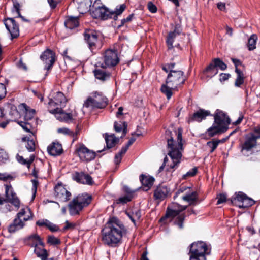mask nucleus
<instances>
[{
  "label": "nucleus",
  "mask_w": 260,
  "mask_h": 260,
  "mask_svg": "<svg viewBox=\"0 0 260 260\" xmlns=\"http://www.w3.org/2000/svg\"><path fill=\"white\" fill-rule=\"evenodd\" d=\"M162 69L168 74L166 84L161 86V91L169 100L173 94V91H177L182 87L186 80V77L181 70L176 68L175 63L165 64Z\"/></svg>",
  "instance_id": "obj_1"
},
{
  "label": "nucleus",
  "mask_w": 260,
  "mask_h": 260,
  "mask_svg": "<svg viewBox=\"0 0 260 260\" xmlns=\"http://www.w3.org/2000/svg\"><path fill=\"white\" fill-rule=\"evenodd\" d=\"M126 233V229L121 221L116 217L111 218L102 230V240L104 244L116 247Z\"/></svg>",
  "instance_id": "obj_2"
},
{
  "label": "nucleus",
  "mask_w": 260,
  "mask_h": 260,
  "mask_svg": "<svg viewBox=\"0 0 260 260\" xmlns=\"http://www.w3.org/2000/svg\"><path fill=\"white\" fill-rule=\"evenodd\" d=\"M175 133L177 135V143L174 141L172 137L167 139L168 155L172 161V164H171L169 167L166 169L168 172H172L171 169L174 170L178 166L182 156V130L181 128H178Z\"/></svg>",
  "instance_id": "obj_3"
},
{
  "label": "nucleus",
  "mask_w": 260,
  "mask_h": 260,
  "mask_svg": "<svg viewBox=\"0 0 260 260\" xmlns=\"http://www.w3.org/2000/svg\"><path fill=\"white\" fill-rule=\"evenodd\" d=\"M214 123L208 129V135L213 137L219 133H223L228 129L230 123V119L225 113L220 110H217L214 115Z\"/></svg>",
  "instance_id": "obj_4"
},
{
  "label": "nucleus",
  "mask_w": 260,
  "mask_h": 260,
  "mask_svg": "<svg viewBox=\"0 0 260 260\" xmlns=\"http://www.w3.org/2000/svg\"><path fill=\"white\" fill-rule=\"evenodd\" d=\"M34 214L31 209L27 206H22L13 222L9 226V232L14 233L22 229L25 225V222L32 220Z\"/></svg>",
  "instance_id": "obj_5"
},
{
  "label": "nucleus",
  "mask_w": 260,
  "mask_h": 260,
  "mask_svg": "<svg viewBox=\"0 0 260 260\" xmlns=\"http://www.w3.org/2000/svg\"><path fill=\"white\" fill-rule=\"evenodd\" d=\"M91 196L87 193L78 196L69 205L70 214L71 215L78 214L84 207L91 203Z\"/></svg>",
  "instance_id": "obj_6"
},
{
  "label": "nucleus",
  "mask_w": 260,
  "mask_h": 260,
  "mask_svg": "<svg viewBox=\"0 0 260 260\" xmlns=\"http://www.w3.org/2000/svg\"><path fill=\"white\" fill-rule=\"evenodd\" d=\"M108 100L101 92H92L84 102V107L86 108L103 109L108 105Z\"/></svg>",
  "instance_id": "obj_7"
},
{
  "label": "nucleus",
  "mask_w": 260,
  "mask_h": 260,
  "mask_svg": "<svg viewBox=\"0 0 260 260\" xmlns=\"http://www.w3.org/2000/svg\"><path fill=\"white\" fill-rule=\"evenodd\" d=\"M67 101V99L63 93L59 91L55 93L48 102L49 112L55 113L58 111H61V109L65 107Z\"/></svg>",
  "instance_id": "obj_8"
},
{
  "label": "nucleus",
  "mask_w": 260,
  "mask_h": 260,
  "mask_svg": "<svg viewBox=\"0 0 260 260\" xmlns=\"http://www.w3.org/2000/svg\"><path fill=\"white\" fill-rule=\"evenodd\" d=\"M92 16L94 18H100L103 20L112 17V14L100 0H96L89 8Z\"/></svg>",
  "instance_id": "obj_9"
},
{
  "label": "nucleus",
  "mask_w": 260,
  "mask_h": 260,
  "mask_svg": "<svg viewBox=\"0 0 260 260\" xmlns=\"http://www.w3.org/2000/svg\"><path fill=\"white\" fill-rule=\"evenodd\" d=\"M117 53L116 50L112 49L107 50L104 56V63H99L97 66H100L103 69L116 66L119 62Z\"/></svg>",
  "instance_id": "obj_10"
},
{
  "label": "nucleus",
  "mask_w": 260,
  "mask_h": 260,
  "mask_svg": "<svg viewBox=\"0 0 260 260\" xmlns=\"http://www.w3.org/2000/svg\"><path fill=\"white\" fill-rule=\"evenodd\" d=\"M210 245L203 241H198L190 245V253L206 256V255L210 254Z\"/></svg>",
  "instance_id": "obj_11"
},
{
  "label": "nucleus",
  "mask_w": 260,
  "mask_h": 260,
  "mask_svg": "<svg viewBox=\"0 0 260 260\" xmlns=\"http://www.w3.org/2000/svg\"><path fill=\"white\" fill-rule=\"evenodd\" d=\"M76 151L80 159L83 161H90L95 157V152L88 149L83 144L80 145Z\"/></svg>",
  "instance_id": "obj_12"
},
{
  "label": "nucleus",
  "mask_w": 260,
  "mask_h": 260,
  "mask_svg": "<svg viewBox=\"0 0 260 260\" xmlns=\"http://www.w3.org/2000/svg\"><path fill=\"white\" fill-rule=\"evenodd\" d=\"M4 23L12 39L16 38L19 36V26L13 18H9L6 19Z\"/></svg>",
  "instance_id": "obj_13"
},
{
  "label": "nucleus",
  "mask_w": 260,
  "mask_h": 260,
  "mask_svg": "<svg viewBox=\"0 0 260 260\" xmlns=\"http://www.w3.org/2000/svg\"><path fill=\"white\" fill-rule=\"evenodd\" d=\"M5 194L8 201L12 204L16 208L20 207V201L17 198L16 193L11 185H5Z\"/></svg>",
  "instance_id": "obj_14"
},
{
  "label": "nucleus",
  "mask_w": 260,
  "mask_h": 260,
  "mask_svg": "<svg viewBox=\"0 0 260 260\" xmlns=\"http://www.w3.org/2000/svg\"><path fill=\"white\" fill-rule=\"evenodd\" d=\"M41 59L46 64L44 69L49 70L55 62V53L50 49H47L41 55Z\"/></svg>",
  "instance_id": "obj_15"
},
{
  "label": "nucleus",
  "mask_w": 260,
  "mask_h": 260,
  "mask_svg": "<svg viewBox=\"0 0 260 260\" xmlns=\"http://www.w3.org/2000/svg\"><path fill=\"white\" fill-rule=\"evenodd\" d=\"M84 38L88 43L89 48L92 51L98 47L99 40L96 32L93 31H86L84 33Z\"/></svg>",
  "instance_id": "obj_16"
},
{
  "label": "nucleus",
  "mask_w": 260,
  "mask_h": 260,
  "mask_svg": "<svg viewBox=\"0 0 260 260\" xmlns=\"http://www.w3.org/2000/svg\"><path fill=\"white\" fill-rule=\"evenodd\" d=\"M245 142L242 146V151H248L254 147L257 144V139L255 137L254 134L250 133L247 135L245 138Z\"/></svg>",
  "instance_id": "obj_17"
},
{
  "label": "nucleus",
  "mask_w": 260,
  "mask_h": 260,
  "mask_svg": "<svg viewBox=\"0 0 260 260\" xmlns=\"http://www.w3.org/2000/svg\"><path fill=\"white\" fill-rule=\"evenodd\" d=\"M55 196L60 201L66 202L70 199L71 193L61 184H58L54 188Z\"/></svg>",
  "instance_id": "obj_18"
},
{
  "label": "nucleus",
  "mask_w": 260,
  "mask_h": 260,
  "mask_svg": "<svg viewBox=\"0 0 260 260\" xmlns=\"http://www.w3.org/2000/svg\"><path fill=\"white\" fill-rule=\"evenodd\" d=\"M53 114H55L57 119L67 123L72 122L77 117V113L75 111L71 113H66L63 112L62 109L61 111H58Z\"/></svg>",
  "instance_id": "obj_19"
},
{
  "label": "nucleus",
  "mask_w": 260,
  "mask_h": 260,
  "mask_svg": "<svg viewBox=\"0 0 260 260\" xmlns=\"http://www.w3.org/2000/svg\"><path fill=\"white\" fill-rule=\"evenodd\" d=\"M182 32V29L180 26L178 24L176 25L174 30L169 33L166 38V43L168 46V50H171L173 48V45L175 39L176 37L180 35Z\"/></svg>",
  "instance_id": "obj_20"
},
{
  "label": "nucleus",
  "mask_w": 260,
  "mask_h": 260,
  "mask_svg": "<svg viewBox=\"0 0 260 260\" xmlns=\"http://www.w3.org/2000/svg\"><path fill=\"white\" fill-rule=\"evenodd\" d=\"M187 206H183L177 203H173L171 206L167 208L166 214V217H174L178 215L180 212L184 210Z\"/></svg>",
  "instance_id": "obj_21"
},
{
  "label": "nucleus",
  "mask_w": 260,
  "mask_h": 260,
  "mask_svg": "<svg viewBox=\"0 0 260 260\" xmlns=\"http://www.w3.org/2000/svg\"><path fill=\"white\" fill-rule=\"evenodd\" d=\"M73 179L77 182L91 185L92 183V179L91 177L84 173L76 172L73 176Z\"/></svg>",
  "instance_id": "obj_22"
},
{
  "label": "nucleus",
  "mask_w": 260,
  "mask_h": 260,
  "mask_svg": "<svg viewBox=\"0 0 260 260\" xmlns=\"http://www.w3.org/2000/svg\"><path fill=\"white\" fill-rule=\"evenodd\" d=\"M169 188L165 185L158 186L154 191V197L155 199L162 200L168 195Z\"/></svg>",
  "instance_id": "obj_23"
},
{
  "label": "nucleus",
  "mask_w": 260,
  "mask_h": 260,
  "mask_svg": "<svg viewBox=\"0 0 260 260\" xmlns=\"http://www.w3.org/2000/svg\"><path fill=\"white\" fill-rule=\"evenodd\" d=\"M48 153L52 156L60 155L63 151L61 145L58 142H53L47 148Z\"/></svg>",
  "instance_id": "obj_24"
},
{
  "label": "nucleus",
  "mask_w": 260,
  "mask_h": 260,
  "mask_svg": "<svg viewBox=\"0 0 260 260\" xmlns=\"http://www.w3.org/2000/svg\"><path fill=\"white\" fill-rule=\"evenodd\" d=\"M140 180L143 185V189L145 191L148 190L153 185L154 179L152 177L141 175Z\"/></svg>",
  "instance_id": "obj_25"
},
{
  "label": "nucleus",
  "mask_w": 260,
  "mask_h": 260,
  "mask_svg": "<svg viewBox=\"0 0 260 260\" xmlns=\"http://www.w3.org/2000/svg\"><path fill=\"white\" fill-rule=\"evenodd\" d=\"M74 3L77 4V8L80 13L83 14L90 8V0H74Z\"/></svg>",
  "instance_id": "obj_26"
},
{
  "label": "nucleus",
  "mask_w": 260,
  "mask_h": 260,
  "mask_svg": "<svg viewBox=\"0 0 260 260\" xmlns=\"http://www.w3.org/2000/svg\"><path fill=\"white\" fill-rule=\"evenodd\" d=\"M5 110L9 112L12 121H15L19 116V113L17 110L16 107L11 104H8L5 106Z\"/></svg>",
  "instance_id": "obj_27"
},
{
  "label": "nucleus",
  "mask_w": 260,
  "mask_h": 260,
  "mask_svg": "<svg viewBox=\"0 0 260 260\" xmlns=\"http://www.w3.org/2000/svg\"><path fill=\"white\" fill-rule=\"evenodd\" d=\"M34 252L37 257H40L41 260H46L48 259V254L47 251L44 248V243L43 244V245L35 247Z\"/></svg>",
  "instance_id": "obj_28"
},
{
  "label": "nucleus",
  "mask_w": 260,
  "mask_h": 260,
  "mask_svg": "<svg viewBox=\"0 0 260 260\" xmlns=\"http://www.w3.org/2000/svg\"><path fill=\"white\" fill-rule=\"evenodd\" d=\"M210 114V112L203 109H200L198 111L194 113L191 120L201 122L203 119L206 118L207 116Z\"/></svg>",
  "instance_id": "obj_29"
},
{
  "label": "nucleus",
  "mask_w": 260,
  "mask_h": 260,
  "mask_svg": "<svg viewBox=\"0 0 260 260\" xmlns=\"http://www.w3.org/2000/svg\"><path fill=\"white\" fill-rule=\"evenodd\" d=\"M28 244L33 247H36L40 245H43L44 242L40 236L36 234L30 235L28 238Z\"/></svg>",
  "instance_id": "obj_30"
},
{
  "label": "nucleus",
  "mask_w": 260,
  "mask_h": 260,
  "mask_svg": "<svg viewBox=\"0 0 260 260\" xmlns=\"http://www.w3.org/2000/svg\"><path fill=\"white\" fill-rule=\"evenodd\" d=\"M64 25L69 29H72L79 25L78 18L77 17L68 16L64 21Z\"/></svg>",
  "instance_id": "obj_31"
},
{
  "label": "nucleus",
  "mask_w": 260,
  "mask_h": 260,
  "mask_svg": "<svg viewBox=\"0 0 260 260\" xmlns=\"http://www.w3.org/2000/svg\"><path fill=\"white\" fill-rule=\"evenodd\" d=\"M94 73L96 79L103 81L109 79L110 76V74L106 72L104 69H96Z\"/></svg>",
  "instance_id": "obj_32"
},
{
  "label": "nucleus",
  "mask_w": 260,
  "mask_h": 260,
  "mask_svg": "<svg viewBox=\"0 0 260 260\" xmlns=\"http://www.w3.org/2000/svg\"><path fill=\"white\" fill-rule=\"evenodd\" d=\"M114 127L117 132L122 131V136H121V138L124 137L127 133V124L125 122H115Z\"/></svg>",
  "instance_id": "obj_33"
},
{
  "label": "nucleus",
  "mask_w": 260,
  "mask_h": 260,
  "mask_svg": "<svg viewBox=\"0 0 260 260\" xmlns=\"http://www.w3.org/2000/svg\"><path fill=\"white\" fill-rule=\"evenodd\" d=\"M204 73L207 77H212L218 73V69L214 63L212 62L206 68Z\"/></svg>",
  "instance_id": "obj_34"
},
{
  "label": "nucleus",
  "mask_w": 260,
  "mask_h": 260,
  "mask_svg": "<svg viewBox=\"0 0 260 260\" xmlns=\"http://www.w3.org/2000/svg\"><path fill=\"white\" fill-rule=\"evenodd\" d=\"M182 200L189 203V205L195 204L198 200V194L196 191L186 194L182 197Z\"/></svg>",
  "instance_id": "obj_35"
},
{
  "label": "nucleus",
  "mask_w": 260,
  "mask_h": 260,
  "mask_svg": "<svg viewBox=\"0 0 260 260\" xmlns=\"http://www.w3.org/2000/svg\"><path fill=\"white\" fill-rule=\"evenodd\" d=\"M105 141L107 147L108 148H111L116 144V143L119 141V139L117 138L114 134L110 135H106Z\"/></svg>",
  "instance_id": "obj_36"
},
{
  "label": "nucleus",
  "mask_w": 260,
  "mask_h": 260,
  "mask_svg": "<svg viewBox=\"0 0 260 260\" xmlns=\"http://www.w3.org/2000/svg\"><path fill=\"white\" fill-rule=\"evenodd\" d=\"M235 72L237 76L235 82V86L240 87L244 83V75L243 72L238 69H236Z\"/></svg>",
  "instance_id": "obj_37"
},
{
  "label": "nucleus",
  "mask_w": 260,
  "mask_h": 260,
  "mask_svg": "<svg viewBox=\"0 0 260 260\" xmlns=\"http://www.w3.org/2000/svg\"><path fill=\"white\" fill-rule=\"evenodd\" d=\"M245 196V194L242 192H239L235 197L232 198L231 202L232 204L239 207L240 204L241 205L243 203Z\"/></svg>",
  "instance_id": "obj_38"
},
{
  "label": "nucleus",
  "mask_w": 260,
  "mask_h": 260,
  "mask_svg": "<svg viewBox=\"0 0 260 260\" xmlns=\"http://www.w3.org/2000/svg\"><path fill=\"white\" fill-rule=\"evenodd\" d=\"M21 106L25 109L24 120L28 121L34 117L35 110L34 109H28L25 104H22Z\"/></svg>",
  "instance_id": "obj_39"
},
{
  "label": "nucleus",
  "mask_w": 260,
  "mask_h": 260,
  "mask_svg": "<svg viewBox=\"0 0 260 260\" xmlns=\"http://www.w3.org/2000/svg\"><path fill=\"white\" fill-rule=\"evenodd\" d=\"M126 8L124 4L117 6L114 11H110V13L112 14V17L114 20H116L118 15H119L122 13Z\"/></svg>",
  "instance_id": "obj_40"
},
{
  "label": "nucleus",
  "mask_w": 260,
  "mask_h": 260,
  "mask_svg": "<svg viewBox=\"0 0 260 260\" xmlns=\"http://www.w3.org/2000/svg\"><path fill=\"white\" fill-rule=\"evenodd\" d=\"M257 39V37L256 35L253 34L250 36L248 42V47L249 50L255 49Z\"/></svg>",
  "instance_id": "obj_41"
},
{
  "label": "nucleus",
  "mask_w": 260,
  "mask_h": 260,
  "mask_svg": "<svg viewBox=\"0 0 260 260\" xmlns=\"http://www.w3.org/2000/svg\"><path fill=\"white\" fill-rule=\"evenodd\" d=\"M128 148L129 147L126 145L125 146L122 147L119 153L115 155L114 161L116 164L118 165L120 163L123 155L125 154Z\"/></svg>",
  "instance_id": "obj_42"
},
{
  "label": "nucleus",
  "mask_w": 260,
  "mask_h": 260,
  "mask_svg": "<svg viewBox=\"0 0 260 260\" xmlns=\"http://www.w3.org/2000/svg\"><path fill=\"white\" fill-rule=\"evenodd\" d=\"M128 148L129 147L126 145L125 146L122 147L119 153L115 155L114 161L116 164L118 165L120 163L123 155L125 154Z\"/></svg>",
  "instance_id": "obj_43"
},
{
  "label": "nucleus",
  "mask_w": 260,
  "mask_h": 260,
  "mask_svg": "<svg viewBox=\"0 0 260 260\" xmlns=\"http://www.w3.org/2000/svg\"><path fill=\"white\" fill-rule=\"evenodd\" d=\"M57 132L60 134H62L64 135H68L72 137H74L77 135L78 131L74 132L70 129L66 127L59 128L57 129Z\"/></svg>",
  "instance_id": "obj_44"
},
{
  "label": "nucleus",
  "mask_w": 260,
  "mask_h": 260,
  "mask_svg": "<svg viewBox=\"0 0 260 260\" xmlns=\"http://www.w3.org/2000/svg\"><path fill=\"white\" fill-rule=\"evenodd\" d=\"M127 215L134 223H135L136 220H139L141 217V212L138 210L132 212H127Z\"/></svg>",
  "instance_id": "obj_45"
},
{
  "label": "nucleus",
  "mask_w": 260,
  "mask_h": 260,
  "mask_svg": "<svg viewBox=\"0 0 260 260\" xmlns=\"http://www.w3.org/2000/svg\"><path fill=\"white\" fill-rule=\"evenodd\" d=\"M133 199L131 195H124L116 199L115 203L117 204H124L130 202Z\"/></svg>",
  "instance_id": "obj_46"
},
{
  "label": "nucleus",
  "mask_w": 260,
  "mask_h": 260,
  "mask_svg": "<svg viewBox=\"0 0 260 260\" xmlns=\"http://www.w3.org/2000/svg\"><path fill=\"white\" fill-rule=\"evenodd\" d=\"M254 204V201L245 196L243 203L239 205V208H247L253 205Z\"/></svg>",
  "instance_id": "obj_47"
},
{
  "label": "nucleus",
  "mask_w": 260,
  "mask_h": 260,
  "mask_svg": "<svg viewBox=\"0 0 260 260\" xmlns=\"http://www.w3.org/2000/svg\"><path fill=\"white\" fill-rule=\"evenodd\" d=\"M198 172V168L197 167H194L189 170L186 173L182 175V179L183 180H185L188 179V178L193 177L196 175Z\"/></svg>",
  "instance_id": "obj_48"
},
{
  "label": "nucleus",
  "mask_w": 260,
  "mask_h": 260,
  "mask_svg": "<svg viewBox=\"0 0 260 260\" xmlns=\"http://www.w3.org/2000/svg\"><path fill=\"white\" fill-rule=\"evenodd\" d=\"M213 62L217 69L219 68L221 70H225L227 68L226 64L219 58L214 59Z\"/></svg>",
  "instance_id": "obj_49"
},
{
  "label": "nucleus",
  "mask_w": 260,
  "mask_h": 260,
  "mask_svg": "<svg viewBox=\"0 0 260 260\" xmlns=\"http://www.w3.org/2000/svg\"><path fill=\"white\" fill-rule=\"evenodd\" d=\"M47 242L51 245H56L60 243V241L59 239L55 237L54 236H48Z\"/></svg>",
  "instance_id": "obj_50"
},
{
  "label": "nucleus",
  "mask_w": 260,
  "mask_h": 260,
  "mask_svg": "<svg viewBox=\"0 0 260 260\" xmlns=\"http://www.w3.org/2000/svg\"><path fill=\"white\" fill-rule=\"evenodd\" d=\"M207 145L211 148L210 152H213L219 145L216 140H213L207 142Z\"/></svg>",
  "instance_id": "obj_51"
},
{
  "label": "nucleus",
  "mask_w": 260,
  "mask_h": 260,
  "mask_svg": "<svg viewBox=\"0 0 260 260\" xmlns=\"http://www.w3.org/2000/svg\"><path fill=\"white\" fill-rule=\"evenodd\" d=\"M16 158L19 162L23 165H29L34 160V158H32L29 160H27L24 159L22 156H20L18 154L17 155Z\"/></svg>",
  "instance_id": "obj_52"
},
{
  "label": "nucleus",
  "mask_w": 260,
  "mask_h": 260,
  "mask_svg": "<svg viewBox=\"0 0 260 260\" xmlns=\"http://www.w3.org/2000/svg\"><path fill=\"white\" fill-rule=\"evenodd\" d=\"M26 147L29 151H34L35 149V144L34 140L28 139L26 145Z\"/></svg>",
  "instance_id": "obj_53"
},
{
  "label": "nucleus",
  "mask_w": 260,
  "mask_h": 260,
  "mask_svg": "<svg viewBox=\"0 0 260 260\" xmlns=\"http://www.w3.org/2000/svg\"><path fill=\"white\" fill-rule=\"evenodd\" d=\"M18 123L26 132H29L31 129V125L27 121H19Z\"/></svg>",
  "instance_id": "obj_54"
},
{
  "label": "nucleus",
  "mask_w": 260,
  "mask_h": 260,
  "mask_svg": "<svg viewBox=\"0 0 260 260\" xmlns=\"http://www.w3.org/2000/svg\"><path fill=\"white\" fill-rule=\"evenodd\" d=\"M184 219V216L183 215H179L176 219L175 223L177 224L180 229H182L183 227V220Z\"/></svg>",
  "instance_id": "obj_55"
},
{
  "label": "nucleus",
  "mask_w": 260,
  "mask_h": 260,
  "mask_svg": "<svg viewBox=\"0 0 260 260\" xmlns=\"http://www.w3.org/2000/svg\"><path fill=\"white\" fill-rule=\"evenodd\" d=\"M8 155L3 149H0V162H5L8 159Z\"/></svg>",
  "instance_id": "obj_56"
},
{
  "label": "nucleus",
  "mask_w": 260,
  "mask_h": 260,
  "mask_svg": "<svg viewBox=\"0 0 260 260\" xmlns=\"http://www.w3.org/2000/svg\"><path fill=\"white\" fill-rule=\"evenodd\" d=\"M13 178V177L12 175L7 173H0V180L6 181L9 180H12Z\"/></svg>",
  "instance_id": "obj_57"
},
{
  "label": "nucleus",
  "mask_w": 260,
  "mask_h": 260,
  "mask_svg": "<svg viewBox=\"0 0 260 260\" xmlns=\"http://www.w3.org/2000/svg\"><path fill=\"white\" fill-rule=\"evenodd\" d=\"M7 93L6 87L5 84L0 83V99L4 98Z\"/></svg>",
  "instance_id": "obj_58"
},
{
  "label": "nucleus",
  "mask_w": 260,
  "mask_h": 260,
  "mask_svg": "<svg viewBox=\"0 0 260 260\" xmlns=\"http://www.w3.org/2000/svg\"><path fill=\"white\" fill-rule=\"evenodd\" d=\"M189 260H206V256L190 253Z\"/></svg>",
  "instance_id": "obj_59"
},
{
  "label": "nucleus",
  "mask_w": 260,
  "mask_h": 260,
  "mask_svg": "<svg viewBox=\"0 0 260 260\" xmlns=\"http://www.w3.org/2000/svg\"><path fill=\"white\" fill-rule=\"evenodd\" d=\"M255 137L258 139L260 138V125H257L253 127L252 132Z\"/></svg>",
  "instance_id": "obj_60"
},
{
  "label": "nucleus",
  "mask_w": 260,
  "mask_h": 260,
  "mask_svg": "<svg viewBox=\"0 0 260 260\" xmlns=\"http://www.w3.org/2000/svg\"><path fill=\"white\" fill-rule=\"evenodd\" d=\"M31 182L32 183V191H33L32 199H34L36 196L38 182L36 180H32Z\"/></svg>",
  "instance_id": "obj_61"
},
{
  "label": "nucleus",
  "mask_w": 260,
  "mask_h": 260,
  "mask_svg": "<svg viewBox=\"0 0 260 260\" xmlns=\"http://www.w3.org/2000/svg\"><path fill=\"white\" fill-rule=\"evenodd\" d=\"M47 228L52 232H56L59 230V228L57 225L51 223V222H49Z\"/></svg>",
  "instance_id": "obj_62"
},
{
  "label": "nucleus",
  "mask_w": 260,
  "mask_h": 260,
  "mask_svg": "<svg viewBox=\"0 0 260 260\" xmlns=\"http://www.w3.org/2000/svg\"><path fill=\"white\" fill-rule=\"evenodd\" d=\"M217 199H218V200H217V204L219 205V204H222L226 201V197L225 194H220L217 197Z\"/></svg>",
  "instance_id": "obj_63"
},
{
  "label": "nucleus",
  "mask_w": 260,
  "mask_h": 260,
  "mask_svg": "<svg viewBox=\"0 0 260 260\" xmlns=\"http://www.w3.org/2000/svg\"><path fill=\"white\" fill-rule=\"evenodd\" d=\"M49 221L47 219H42L39 220L37 221L36 224L39 226H45L47 227V225L49 223Z\"/></svg>",
  "instance_id": "obj_64"
}]
</instances>
